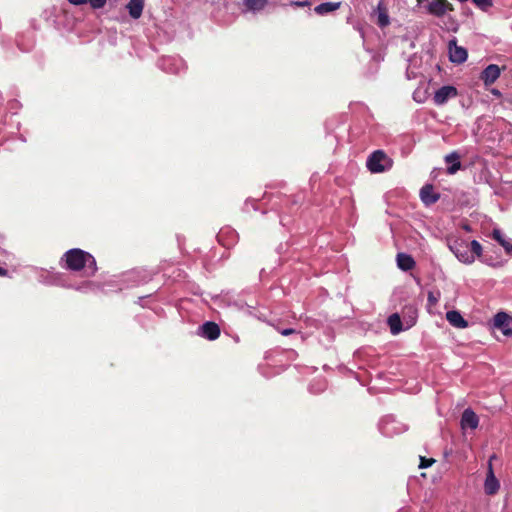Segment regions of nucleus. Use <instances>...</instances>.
Returning a JSON list of instances; mask_svg holds the SVG:
<instances>
[{"mask_svg": "<svg viewBox=\"0 0 512 512\" xmlns=\"http://www.w3.org/2000/svg\"><path fill=\"white\" fill-rule=\"evenodd\" d=\"M446 319L452 326L456 328H466L468 326V322L456 310L448 311L446 313Z\"/></svg>", "mask_w": 512, "mask_h": 512, "instance_id": "nucleus-13", "label": "nucleus"}, {"mask_svg": "<svg viewBox=\"0 0 512 512\" xmlns=\"http://www.w3.org/2000/svg\"><path fill=\"white\" fill-rule=\"evenodd\" d=\"M390 24L387 8L379 3L377 6V25L384 28Z\"/></svg>", "mask_w": 512, "mask_h": 512, "instance_id": "nucleus-17", "label": "nucleus"}, {"mask_svg": "<svg viewBox=\"0 0 512 512\" xmlns=\"http://www.w3.org/2000/svg\"><path fill=\"white\" fill-rule=\"evenodd\" d=\"M420 3L425 4L427 11L436 16L442 17L448 11H453L454 7L447 0H418Z\"/></svg>", "mask_w": 512, "mask_h": 512, "instance_id": "nucleus-4", "label": "nucleus"}, {"mask_svg": "<svg viewBox=\"0 0 512 512\" xmlns=\"http://www.w3.org/2000/svg\"><path fill=\"white\" fill-rule=\"evenodd\" d=\"M69 3L79 6L87 3V0H67Z\"/></svg>", "mask_w": 512, "mask_h": 512, "instance_id": "nucleus-29", "label": "nucleus"}, {"mask_svg": "<svg viewBox=\"0 0 512 512\" xmlns=\"http://www.w3.org/2000/svg\"><path fill=\"white\" fill-rule=\"evenodd\" d=\"M341 6V2H325L317 5L314 11L318 15H325L330 12L336 11Z\"/></svg>", "mask_w": 512, "mask_h": 512, "instance_id": "nucleus-16", "label": "nucleus"}, {"mask_svg": "<svg viewBox=\"0 0 512 512\" xmlns=\"http://www.w3.org/2000/svg\"><path fill=\"white\" fill-rule=\"evenodd\" d=\"M457 94H458V91L454 86H450V85L442 86L435 92L433 100L436 105H443L450 98L456 97Z\"/></svg>", "mask_w": 512, "mask_h": 512, "instance_id": "nucleus-6", "label": "nucleus"}, {"mask_svg": "<svg viewBox=\"0 0 512 512\" xmlns=\"http://www.w3.org/2000/svg\"><path fill=\"white\" fill-rule=\"evenodd\" d=\"M451 159H454V163L447 168V172L448 174H455L461 168V163L459 161L460 156L456 152H453L445 157V161L447 163H450Z\"/></svg>", "mask_w": 512, "mask_h": 512, "instance_id": "nucleus-21", "label": "nucleus"}, {"mask_svg": "<svg viewBox=\"0 0 512 512\" xmlns=\"http://www.w3.org/2000/svg\"><path fill=\"white\" fill-rule=\"evenodd\" d=\"M90 258H92L90 253L79 248L66 251L62 257L65 261L66 268L71 271H80L83 269L87 264V260Z\"/></svg>", "mask_w": 512, "mask_h": 512, "instance_id": "nucleus-1", "label": "nucleus"}, {"mask_svg": "<svg viewBox=\"0 0 512 512\" xmlns=\"http://www.w3.org/2000/svg\"><path fill=\"white\" fill-rule=\"evenodd\" d=\"M396 260L398 267L403 271L412 270L416 265L413 257L406 253H398Z\"/></svg>", "mask_w": 512, "mask_h": 512, "instance_id": "nucleus-15", "label": "nucleus"}, {"mask_svg": "<svg viewBox=\"0 0 512 512\" xmlns=\"http://www.w3.org/2000/svg\"><path fill=\"white\" fill-rule=\"evenodd\" d=\"M510 316L505 312H498L494 316L493 326L501 330L505 336H512V328L510 327Z\"/></svg>", "mask_w": 512, "mask_h": 512, "instance_id": "nucleus-7", "label": "nucleus"}, {"mask_svg": "<svg viewBox=\"0 0 512 512\" xmlns=\"http://www.w3.org/2000/svg\"><path fill=\"white\" fill-rule=\"evenodd\" d=\"M496 456L492 455L488 462V471L484 483V490L487 495H494L498 492L500 488V483L498 479L495 477L493 466H492V460L495 459Z\"/></svg>", "mask_w": 512, "mask_h": 512, "instance_id": "nucleus-5", "label": "nucleus"}, {"mask_svg": "<svg viewBox=\"0 0 512 512\" xmlns=\"http://www.w3.org/2000/svg\"><path fill=\"white\" fill-rule=\"evenodd\" d=\"M420 198L426 206H430L440 199V194L434 192L432 184H426L420 190Z\"/></svg>", "mask_w": 512, "mask_h": 512, "instance_id": "nucleus-10", "label": "nucleus"}, {"mask_svg": "<svg viewBox=\"0 0 512 512\" xmlns=\"http://www.w3.org/2000/svg\"><path fill=\"white\" fill-rule=\"evenodd\" d=\"M500 74V67L496 64H490L481 72L480 79L484 82L485 86H489L499 78Z\"/></svg>", "mask_w": 512, "mask_h": 512, "instance_id": "nucleus-8", "label": "nucleus"}, {"mask_svg": "<svg viewBox=\"0 0 512 512\" xmlns=\"http://www.w3.org/2000/svg\"><path fill=\"white\" fill-rule=\"evenodd\" d=\"M473 3L479 7L480 9L486 11L488 8L492 6L491 0H472Z\"/></svg>", "mask_w": 512, "mask_h": 512, "instance_id": "nucleus-23", "label": "nucleus"}, {"mask_svg": "<svg viewBox=\"0 0 512 512\" xmlns=\"http://www.w3.org/2000/svg\"><path fill=\"white\" fill-rule=\"evenodd\" d=\"M434 462H435V460H434L433 458L420 457V464H419V468H421V469H423V468H428V467H430Z\"/></svg>", "mask_w": 512, "mask_h": 512, "instance_id": "nucleus-24", "label": "nucleus"}, {"mask_svg": "<svg viewBox=\"0 0 512 512\" xmlns=\"http://www.w3.org/2000/svg\"><path fill=\"white\" fill-rule=\"evenodd\" d=\"M18 46H19L22 50H27L26 48H23V47L21 46V43H19V42H18Z\"/></svg>", "mask_w": 512, "mask_h": 512, "instance_id": "nucleus-33", "label": "nucleus"}, {"mask_svg": "<svg viewBox=\"0 0 512 512\" xmlns=\"http://www.w3.org/2000/svg\"><path fill=\"white\" fill-rule=\"evenodd\" d=\"M491 93L497 97L501 96V92L498 89H492Z\"/></svg>", "mask_w": 512, "mask_h": 512, "instance_id": "nucleus-30", "label": "nucleus"}, {"mask_svg": "<svg viewBox=\"0 0 512 512\" xmlns=\"http://www.w3.org/2000/svg\"><path fill=\"white\" fill-rule=\"evenodd\" d=\"M366 165L370 172L382 173L392 167L393 160L384 151L376 150L370 154Z\"/></svg>", "mask_w": 512, "mask_h": 512, "instance_id": "nucleus-2", "label": "nucleus"}, {"mask_svg": "<svg viewBox=\"0 0 512 512\" xmlns=\"http://www.w3.org/2000/svg\"><path fill=\"white\" fill-rule=\"evenodd\" d=\"M387 323L393 335H397L403 330L401 318L397 313L390 315L388 317Z\"/></svg>", "mask_w": 512, "mask_h": 512, "instance_id": "nucleus-18", "label": "nucleus"}, {"mask_svg": "<svg viewBox=\"0 0 512 512\" xmlns=\"http://www.w3.org/2000/svg\"><path fill=\"white\" fill-rule=\"evenodd\" d=\"M86 266L91 271L92 275L95 274V272L97 271V265H96V260L93 256H92V258L87 260Z\"/></svg>", "mask_w": 512, "mask_h": 512, "instance_id": "nucleus-26", "label": "nucleus"}, {"mask_svg": "<svg viewBox=\"0 0 512 512\" xmlns=\"http://www.w3.org/2000/svg\"><path fill=\"white\" fill-rule=\"evenodd\" d=\"M459 2L463 3V2H466L467 0H458Z\"/></svg>", "mask_w": 512, "mask_h": 512, "instance_id": "nucleus-35", "label": "nucleus"}, {"mask_svg": "<svg viewBox=\"0 0 512 512\" xmlns=\"http://www.w3.org/2000/svg\"><path fill=\"white\" fill-rule=\"evenodd\" d=\"M291 5L296 6V7H306V6H310L311 3L309 1H293V2H291Z\"/></svg>", "mask_w": 512, "mask_h": 512, "instance_id": "nucleus-28", "label": "nucleus"}, {"mask_svg": "<svg viewBox=\"0 0 512 512\" xmlns=\"http://www.w3.org/2000/svg\"><path fill=\"white\" fill-rule=\"evenodd\" d=\"M7 274V270L4 268H0V276H4Z\"/></svg>", "mask_w": 512, "mask_h": 512, "instance_id": "nucleus-32", "label": "nucleus"}, {"mask_svg": "<svg viewBox=\"0 0 512 512\" xmlns=\"http://www.w3.org/2000/svg\"><path fill=\"white\" fill-rule=\"evenodd\" d=\"M479 424V418L471 409H465L461 417V426L463 429H476Z\"/></svg>", "mask_w": 512, "mask_h": 512, "instance_id": "nucleus-12", "label": "nucleus"}, {"mask_svg": "<svg viewBox=\"0 0 512 512\" xmlns=\"http://www.w3.org/2000/svg\"><path fill=\"white\" fill-rule=\"evenodd\" d=\"M470 244L464 239H454L449 242V249L456 258L464 264H472L474 256L469 251Z\"/></svg>", "mask_w": 512, "mask_h": 512, "instance_id": "nucleus-3", "label": "nucleus"}, {"mask_svg": "<svg viewBox=\"0 0 512 512\" xmlns=\"http://www.w3.org/2000/svg\"><path fill=\"white\" fill-rule=\"evenodd\" d=\"M280 334H282L283 336H289L291 334H294L296 333V330L295 329H292V328H286V329H280L279 327L276 328Z\"/></svg>", "mask_w": 512, "mask_h": 512, "instance_id": "nucleus-27", "label": "nucleus"}, {"mask_svg": "<svg viewBox=\"0 0 512 512\" xmlns=\"http://www.w3.org/2000/svg\"><path fill=\"white\" fill-rule=\"evenodd\" d=\"M469 251L474 257H481L482 246L477 240H473L470 242Z\"/></svg>", "mask_w": 512, "mask_h": 512, "instance_id": "nucleus-22", "label": "nucleus"}, {"mask_svg": "<svg viewBox=\"0 0 512 512\" xmlns=\"http://www.w3.org/2000/svg\"><path fill=\"white\" fill-rule=\"evenodd\" d=\"M144 1L145 0H130L128 2L126 8L133 19H139L141 17L144 9Z\"/></svg>", "mask_w": 512, "mask_h": 512, "instance_id": "nucleus-14", "label": "nucleus"}, {"mask_svg": "<svg viewBox=\"0 0 512 512\" xmlns=\"http://www.w3.org/2000/svg\"><path fill=\"white\" fill-rule=\"evenodd\" d=\"M87 2L93 9H100L105 6L107 0H87Z\"/></svg>", "mask_w": 512, "mask_h": 512, "instance_id": "nucleus-25", "label": "nucleus"}, {"mask_svg": "<svg viewBox=\"0 0 512 512\" xmlns=\"http://www.w3.org/2000/svg\"><path fill=\"white\" fill-rule=\"evenodd\" d=\"M428 300H429V302L434 303L436 301V298L433 296L432 293H429Z\"/></svg>", "mask_w": 512, "mask_h": 512, "instance_id": "nucleus-31", "label": "nucleus"}, {"mask_svg": "<svg viewBox=\"0 0 512 512\" xmlns=\"http://www.w3.org/2000/svg\"><path fill=\"white\" fill-rule=\"evenodd\" d=\"M267 3L268 0H243L246 10L254 13L263 10Z\"/></svg>", "mask_w": 512, "mask_h": 512, "instance_id": "nucleus-19", "label": "nucleus"}, {"mask_svg": "<svg viewBox=\"0 0 512 512\" xmlns=\"http://www.w3.org/2000/svg\"><path fill=\"white\" fill-rule=\"evenodd\" d=\"M464 228H465V230H467V231H469V230H470V228H469L468 226H465Z\"/></svg>", "mask_w": 512, "mask_h": 512, "instance_id": "nucleus-34", "label": "nucleus"}, {"mask_svg": "<svg viewBox=\"0 0 512 512\" xmlns=\"http://www.w3.org/2000/svg\"><path fill=\"white\" fill-rule=\"evenodd\" d=\"M492 238L496 240L505 249L507 254H512V244L506 241L502 232L499 229H494L492 231Z\"/></svg>", "mask_w": 512, "mask_h": 512, "instance_id": "nucleus-20", "label": "nucleus"}, {"mask_svg": "<svg viewBox=\"0 0 512 512\" xmlns=\"http://www.w3.org/2000/svg\"><path fill=\"white\" fill-rule=\"evenodd\" d=\"M467 50L463 47L457 46L456 40L449 42V58L453 63H463L467 59Z\"/></svg>", "mask_w": 512, "mask_h": 512, "instance_id": "nucleus-9", "label": "nucleus"}, {"mask_svg": "<svg viewBox=\"0 0 512 512\" xmlns=\"http://www.w3.org/2000/svg\"><path fill=\"white\" fill-rule=\"evenodd\" d=\"M200 329L202 336L208 340H216L220 336V327L215 322L207 321Z\"/></svg>", "mask_w": 512, "mask_h": 512, "instance_id": "nucleus-11", "label": "nucleus"}]
</instances>
